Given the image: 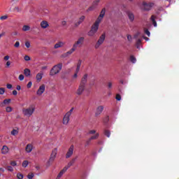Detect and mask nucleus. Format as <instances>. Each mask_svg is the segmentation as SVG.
<instances>
[{"label":"nucleus","instance_id":"nucleus-1","mask_svg":"<svg viewBox=\"0 0 179 179\" xmlns=\"http://www.w3.org/2000/svg\"><path fill=\"white\" fill-rule=\"evenodd\" d=\"M34 111H36V106H34V105H31L28 108H22V115L27 118H30V117L34 114Z\"/></svg>","mask_w":179,"mask_h":179},{"label":"nucleus","instance_id":"nucleus-2","mask_svg":"<svg viewBox=\"0 0 179 179\" xmlns=\"http://www.w3.org/2000/svg\"><path fill=\"white\" fill-rule=\"evenodd\" d=\"M83 41H85V38L83 37L79 38L78 41L73 44L72 48L70 50H69L66 53V55H71V54H73V52H75V51H76V48H78V47H80V45L83 44Z\"/></svg>","mask_w":179,"mask_h":179},{"label":"nucleus","instance_id":"nucleus-3","mask_svg":"<svg viewBox=\"0 0 179 179\" xmlns=\"http://www.w3.org/2000/svg\"><path fill=\"white\" fill-rule=\"evenodd\" d=\"M57 155H58V148H54L52 150L50 157L46 163L47 167H50V166H51V164L54 163V162L55 161V159H57Z\"/></svg>","mask_w":179,"mask_h":179},{"label":"nucleus","instance_id":"nucleus-4","mask_svg":"<svg viewBox=\"0 0 179 179\" xmlns=\"http://www.w3.org/2000/svg\"><path fill=\"white\" fill-rule=\"evenodd\" d=\"M155 6V3L143 1L140 4V8L142 10L149 11Z\"/></svg>","mask_w":179,"mask_h":179},{"label":"nucleus","instance_id":"nucleus-5","mask_svg":"<svg viewBox=\"0 0 179 179\" xmlns=\"http://www.w3.org/2000/svg\"><path fill=\"white\" fill-rule=\"evenodd\" d=\"M61 69H62V64H57L56 66H54L53 68L50 70V76H54V75H57V73H59Z\"/></svg>","mask_w":179,"mask_h":179},{"label":"nucleus","instance_id":"nucleus-6","mask_svg":"<svg viewBox=\"0 0 179 179\" xmlns=\"http://www.w3.org/2000/svg\"><path fill=\"white\" fill-rule=\"evenodd\" d=\"M3 61L4 63L5 68H10L12 66L13 62L10 61V56L6 55L3 57Z\"/></svg>","mask_w":179,"mask_h":179},{"label":"nucleus","instance_id":"nucleus-7","mask_svg":"<svg viewBox=\"0 0 179 179\" xmlns=\"http://www.w3.org/2000/svg\"><path fill=\"white\" fill-rule=\"evenodd\" d=\"M98 30H99V27L93 24L92 26L91 27V29L89 31L87 34L90 37H94Z\"/></svg>","mask_w":179,"mask_h":179},{"label":"nucleus","instance_id":"nucleus-8","mask_svg":"<svg viewBox=\"0 0 179 179\" xmlns=\"http://www.w3.org/2000/svg\"><path fill=\"white\" fill-rule=\"evenodd\" d=\"M104 40H106V34H103L99 37L98 41L95 45V48H99L100 45H101V44L104 43Z\"/></svg>","mask_w":179,"mask_h":179},{"label":"nucleus","instance_id":"nucleus-9","mask_svg":"<svg viewBox=\"0 0 179 179\" xmlns=\"http://www.w3.org/2000/svg\"><path fill=\"white\" fill-rule=\"evenodd\" d=\"M45 92V85L44 84H41L36 91L37 96H43V94Z\"/></svg>","mask_w":179,"mask_h":179},{"label":"nucleus","instance_id":"nucleus-10","mask_svg":"<svg viewBox=\"0 0 179 179\" xmlns=\"http://www.w3.org/2000/svg\"><path fill=\"white\" fill-rule=\"evenodd\" d=\"M12 101L11 99H3L1 103H0V107H8L9 104H10Z\"/></svg>","mask_w":179,"mask_h":179},{"label":"nucleus","instance_id":"nucleus-11","mask_svg":"<svg viewBox=\"0 0 179 179\" xmlns=\"http://www.w3.org/2000/svg\"><path fill=\"white\" fill-rule=\"evenodd\" d=\"M71 120V116L69 114H65L63 117L62 124L63 125H68L69 124V121Z\"/></svg>","mask_w":179,"mask_h":179},{"label":"nucleus","instance_id":"nucleus-12","mask_svg":"<svg viewBox=\"0 0 179 179\" xmlns=\"http://www.w3.org/2000/svg\"><path fill=\"white\" fill-rule=\"evenodd\" d=\"M75 149V146L73 145H71L68 150L67 153L66 154V158L69 159L73 155V150Z\"/></svg>","mask_w":179,"mask_h":179},{"label":"nucleus","instance_id":"nucleus-13","mask_svg":"<svg viewBox=\"0 0 179 179\" xmlns=\"http://www.w3.org/2000/svg\"><path fill=\"white\" fill-rule=\"evenodd\" d=\"M10 151L9 147L6 145H3L1 150V155H8Z\"/></svg>","mask_w":179,"mask_h":179},{"label":"nucleus","instance_id":"nucleus-14","mask_svg":"<svg viewBox=\"0 0 179 179\" xmlns=\"http://www.w3.org/2000/svg\"><path fill=\"white\" fill-rule=\"evenodd\" d=\"M44 76V72L40 71L39 73H36V80L39 83L43 80V78Z\"/></svg>","mask_w":179,"mask_h":179},{"label":"nucleus","instance_id":"nucleus-15","mask_svg":"<svg viewBox=\"0 0 179 179\" xmlns=\"http://www.w3.org/2000/svg\"><path fill=\"white\" fill-rule=\"evenodd\" d=\"M85 92V85L84 84H80L78 87V89L76 92L77 94L80 96Z\"/></svg>","mask_w":179,"mask_h":179},{"label":"nucleus","instance_id":"nucleus-16","mask_svg":"<svg viewBox=\"0 0 179 179\" xmlns=\"http://www.w3.org/2000/svg\"><path fill=\"white\" fill-rule=\"evenodd\" d=\"M104 110V106H99L96 108V110L95 113V115L96 117H97L98 115H100V114H101L103 113V110Z\"/></svg>","mask_w":179,"mask_h":179},{"label":"nucleus","instance_id":"nucleus-17","mask_svg":"<svg viewBox=\"0 0 179 179\" xmlns=\"http://www.w3.org/2000/svg\"><path fill=\"white\" fill-rule=\"evenodd\" d=\"M88 134H90V135H94V134H95L94 136L91 137V139H97V138H99V133H96V130L94 129L90 130Z\"/></svg>","mask_w":179,"mask_h":179},{"label":"nucleus","instance_id":"nucleus-18","mask_svg":"<svg viewBox=\"0 0 179 179\" xmlns=\"http://www.w3.org/2000/svg\"><path fill=\"white\" fill-rule=\"evenodd\" d=\"M33 144L31 143H29L26 145L25 147V152L26 153H31V152L33 151Z\"/></svg>","mask_w":179,"mask_h":179},{"label":"nucleus","instance_id":"nucleus-19","mask_svg":"<svg viewBox=\"0 0 179 179\" xmlns=\"http://www.w3.org/2000/svg\"><path fill=\"white\" fill-rule=\"evenodd\" d=\"M64 45H65V42L59 41L55 44L54 48H55V50H57L58 48H62V47H64Z\"/></svg>","mask_w":179,"mask_h":179},{"label":"nucleus","instance_id":"nucleus-20","mask_svg":"<svg viewBox=\"0 0 179 179\" xmlns=\"http://www.w3.org/2000/svg\"><path fill=\"white\" fill-rule=\"evenodd\" d=\"M41 29H48V27H50V23L46 20H43L41 22Z\"/></svg>","mask_w":179,"mask_h":179},{"label":"nucleus","instance_id":"nucleus-21","mask_svg":"<svg viewBox=\"0 0 179 179\" xmlns=\"http://www.w3.org/2000/svg\"><path fill=\"white\" fill-rule=\"evenodd\" d=\"M10 135H12V136H17V135H19V128L13 129L10 131Z\"/></svg>","mask_w":179,"mask_h":179},{"label":"nucleus","instance_id":"nucleus-22","mask_svg":"<svg viewBox=\"0 0 179 179\" xmlns=\"http://www.w3.org/2000/svg\"><path fill=\"white\" fill-rule=\"evenodd\" d=\"M127 16H128L130 22H134V20H135V15H134V13L128 11L127 12Z\"/></svg>","mask_w":179,"mask_h":179},{"label":"nucleus","instance_id":"nucleus-23","mask_svg":"<svg viewBox=\"0 0 179 179\" xmlns=\"http://www.w3.org/2000/svg\"><path fill=\"white\" fill-rule=\"evenodd\" d=\"M85 19H86V16L85 15H82L81 17H80L78 22L76 24V27H78V26H79V24H80V23H82L83 22H85Z\"/></svg>","mask_w":179,"mask_h":179},{"label":"nucleus","instance_id":"nucleus-24","mask_svg":"<svg viewBox=\"0 0 179 179\" xmlns=\"http://www.w3.org/2000/svg\"><path fill=\"white\" fill-rule=\"evenodd\" d=\"M101 22H103V17H98L94 23V24H95V26H97L99 27V26H100V23H101Z\"/></svg>","mask_w":179,"mask_h":179},{"label":"nucleus","instance_id":"nucleus-25","mask_svg":"<svg viewBox=\"0 0 179 179\" xmlns=\"http://www.w3.org/2000/svg\"><path fill=\"white\" fill-rule=\"evenodd\" d=\"M24 75H25V76L29 78V76H31V71L29 69H25L24 70Z\"/></svg>","mask_w":179,"mask_h":179},{"label":"nucleus","instance_id":"nucleus-26","mask_svg":"<svg viewBox=\"0 0 179 179\" xmlns=\"http://www.w3.org/2000/svg\"><path fill=\"white\" fill-rule=\"evenodd\" d=\"M68 170V168H64L57 176V178L59 179L64 176V173Z\"/></svg>","mask_w":179,"mask_h":179},{"label":"nucleus","instance_id":"nucleus-27","mask_svg":"<svg viewBox=\"0 0 179 179\" xmlns=\"http://www.w3.org/2000/svg\"><path fill=\"white\" fill-rule=\"evenodd\" d=\"M151 20L155 27H157V23L156 22V17L155 15L151 16Z\"/></svg>","mask_w":179,"mask_h":179},{"label":"nucleus","instance_id":"nucleus-28","mask_svg":"<svg viewBox=\"0 0 179 179\" xmlns=\"http://www.w3.org/2000/svg\"><path fill=\"white\" fill-rule=\"evenodd\" d=\"M13 111V108L10 106H6V113H12Z\"/></svg>","mask_w":179,"mask_h":179},{"label":"nucleus","instance_id":"nucleus-29","mask_svg":"<svg viewBox=\"0 0 179 179\" xmlns=\"http://www.w3.org/2000/svg\"><path fill=\"white\" fill-rule=\"evenodd\" d=\"M22 31H29L30 30V26L29 25H24L22 26Z\"/></svg>","mask_w":179,"mask_h":179},{"label":"nucleus","instance_id":"nucleus-30","mask_svg":"<svg viewBox=\"0 0 179 179\" xmlns=\"http://www.w3.org/2000/svg\"><path fill=\"white\" fill-rule=\"evenodd\" d=\"M104 15H106V8H103L99 15V17H102L103 19Z\"/></svg>","mask_w":179,"mask_h":179},{"label":"nucleus","instance_id":"nucleus-31","mask_svg":"<svg viewBox=\"0 0 179 179\" xmlns=\"http://www.w3.org/2000/svg\"><path fill=\"white\" fill-rule=\"evenodd\" d=\"M24 44H25L26 48H31V42H30V41H26Z\"/></svg>","mask_w":179,"mask_h":179},{"label":"nucleus","instance_id":"nucleus-32","mask_svg":"<svg viewBox=\"0 0 179 179\" xmlns=\"http://www.w3.org/2000/svg\"><path fill=\"white\" fill-rule=\"evenodd\" d=\"M81 62H79L78 64H77V67H76V73H79V71H80V65H81Z\"/></svg>","mask_w":179,"mask_h":179},{"label":"nucleus","instance_id":"nucleus-33","mask_svg":"<svg viewBox=\"0 0 179 179\" xmlns=\"http://www.w3.org/2000/svg\"><path fill=\"white\" fill-rule=\"evenodd\" d=\"M94 9H96V6H94V5H92L87 9V12H93Z\"/></svg>","mask_w":179,"mask_h":179},{"label":"nucleus","instance_id":"nucleus-34","mask_svg":"<svg viewBox=\"0 0 179 179\" xmlns=\"http://www.w3.org/2000/svg\"><path fill=\"white\" fill-rule=\"evenodd\" d=\"M6 92V89H5V87H0V96H3Z\"/></svg>","mask_w":179,"mask_h":179},{"label":"nucleus","instance_id":"nucleus-35","mask_svg":"<svg viewBox=\"0 0 179 179\" xmlns=\"http://www.w3.org/2000/svg\"><path fill=\"white\" fill-rule=\"evenodd\" d=\"M16 177H17V179H23V178H24V176L20 172L17 173Z\"/></svg>","mask_w":179,"mask_h":179},{"label":"nucleus","instance_id":"nucleus-36","mask_svg":"<svg viewBox=\"0 0 179 179\" xmlns=\"http://www.w3.org/2000/svg\"><path fill=\"white\" fill-rule=\"evenodd\" d=\"M10 164L12 167H16V166H17V162L16 161H11Z\"/></svg>","mask_w":179,"mask_h":179},{"label":"nucleus","instance_id":"nucleus-37","mask_svg":"<svg viewBox=\"0 0 179 179\" xmlns=\"http://www.w3.org/2000/svg\"><path fill=\"white\" fill-rule=\"evenodd\" d=\"M27 166H29V161L27 160L23 161L22 167L26 168L27 167Z\"/></svg>","mask_w":179,"mask_h":179},{"label":"nucleus","instance_id":"nucleus-38","mask_svg":"<svg viewBox=\"0 0 179 179\" xmlns=\"http://www.w3.org/2000/svg\"><path fill=\"white\" fill-rule=\"evenodd\" d=\"M14 47L15 48H19L20 47V42L16 41L15 43L14 44Z\"/></svg>","mask_w":179,"mask_h":179},{"label":"nucleus","instance_id":"nucleus-39","mask_svg":"<svg viewBox=\"0 0 179 179\" xmlns=\"http://www.w3.org/2000/svg\"><path fill=\"white\" fill-rule=\"evenodd\" d=\"M34 177V173H30L27 176L28 179H33Z\"/></svg>","mask_w":179,"mask_h":179},{"label":"nucleus","instance_id":"nucleus-40","mask_svg":"<svg viewBox=\"0 0 179 179\" xmlns=\"http://www.w3.org/2000/svg\"><path fill=\"white\" fill-rule=\"evenodd\" d=\"M130 61L133 63L135 64L136 62V59L134 56H131L130 57Z\"/></svg>","mask_w":179,"mask_h":179},{"label":"nucleus","instance_id":"nucleus-41","mask_svg":"<svg viewBox=\"0 0 179 179\" xmlns=\"http://www.w3.org/2000/svg\"><path fill=\"white\" fill-rule=\"evenodd\" d=\"M105 135H106V136H107L108 138H110V135H111V133H110V131L106 130V131H105Z\"/></svg>","mask_w":179,"mask_h":179},{"label":"nucleus","instance_id":"nucleus-42","mask_svg":"<svg viewBox=\"0 0 179 179\" xmlns=\"http://www.w3.org/2000/svg\"><path fill=\"white\" fill-rule=\"evenodd\" d=\"M6 19H8V15H6L0 17V20H6Z\"/></svg>","mask_w":179,"mask_h":179},{"label":"nucleus","instance_id":"nucleus-43","mask_svg":"<svg viewBox=\"0 0 179 179\" xmlns=\"http://www.w3.org/2000/svg\"><path fill=\"white\" fill-rule=\"evenodd\" d=\"M7 170H8V171H10L11 173H13V167H12V166H7Z\"/></svg>","mask_w":179,"mask_h":179},{"label":"nucleus","instance_id":"nucleus-44","mask_svg":"<svg viewBox=\"0 0 179 179\" xmlns=\"http://www.w3.org/2000/svg\"><path fill=\"white\" fill-rule=\"evenodd\" d=\"M31 86H33V83H31V81H29L27 85V89H30V87H31Z\"/></svg>","mask_w":179,"mask_h":179},{"label":"nucleus","instance_id":"nucleus-45","mask_svg":"<svg viewBox=\"0 0 179 179\" xmlns=\"http://www.w3.org/2000/svg\"><path fill=\"white\" fill-rule=\"evenodd\" d=\"M86 80H87V74H85L82 78V82H86Z\"/></svg>","mask_w":179,"mask_h":179},{"label":"nucleus","instance_id":"nucleus-46","mask_svg":"<svg viewBox=\"0 0 179 179\" xmlns=\"http://www.w3.org/2000/svg\"><path fill=\"white\" fill-rule=\"evenodd\" d=\"M24 61H30V59H31L30 56H29V55H25V56L24 57Z\"/></svg>","mask_w":179,"mask_h":179},{"label":"nucleus","instance_id":"nucleus-47","mask_svg":"<svg viewBox=\"0 0 179 179\" xmlns=\"http://www.w3.org/2000/svg\"><path fill=\"white\" fill-rule=\"evenodd\" d=\"M19 80H24V76L23 74H20L18 77Z\"/></svg>","mask_w":179,"mask_h":179},{"label":"nucleus","instance_id":"nucleus-48","mask_svg":"<svg viewBox=\"0 0 179 179\" xmlns=\"http://www.w3.org/2000/svg\"><path fill=\"white\" fill-rule=\"evenodd\" d=\"M67 24H68V22H66V20H64L62 21V26H66Z\"/></svg>","mask_w":179,"mask_h":179},{"label":"nucleus","instance_id":"nucleus-49","mask_svg":"<svg viewBox=\"0 0 179 179\" xmlns=\"http://www.w3.org/2000/svg\"><path fill=\"white\" fill-rule=\"evenodd\" d=\"M73 112V108H72L69 112H67L66 114H69L71 117L72 115V113Z\"/></svg>","mask_w":179,"mask_h":179},{"label":"nucleus","instance_id":"nucleus-50","mask_svg":"<svg viewBox=\"0 0 179 179\" xmlns=\"http://www.w3.org/2000/svg\"><path fill=\"white\" fill-rule=\"evenodd\" d=\"M127 40L128 41H132V36L127 35Z\"/></svg>","mask_w":179,"mask_h":179},{"label":"nucleus","instance_id":"nucleus-51","mask_svg":"<svg viewBox=\"0 0 179 179\" xmlns=\"http://www.w3.org/2000/svg\"><path fill=\"white\" fill-rule=\"evenodd\" d=\"M73 79H78V73L75 72L74 75H73Z\"/></svg>","mask_w":179,"mask_h":179},{"label":"nucleus","instance_id":"nucleus-52","mask_svg":"<svg viewBox=\"0 0 179 179\" xmlns=\"http://www.w3.org/2000/svg\"><path fill=\"white\" fill-rule=\"evenodd\" d=\"M116 100H117L118 101H120V100H121V95L117 94V95H116Z\"/></svg>","mask_w":179,"mask_h":179},{"label":"nucleus","instance_id":"nucleus-53","mask_svg":"<svg viewBox=\"0 0 179 179\" xmlns=\"http://www.w3.org/2000/svg\"><path fill=\"white\" fill-rule=\"evenodd\" d=\"M145 33L147 34V36H148V37H150V32L148 29L145 31Z\"/></svg>","mask_w":179,"mask_h":179},{"label":"nucleus","instance_id":"nucleus-54","mask_svg":"<svg viewBox=\"0 0 179 179\" xmlns=\"http://www.w3.org/2000/svg\"><path fill=\"white\" fill-rule=\"evenodd\" d=\"M6 87H7V89H12L13 85H12V84H7Z\"/></svg>","mask_w":179,"mask_h":179},{"label":"nucleus","instance_id":"nucleus-55","mask_svg":"<svg viewBox=\"0 0 179 179\" xmlns=\"http://www.w3.org/2000/svg\"><path fill=\"white\" fill-rule=\"evenodd\" d=\"M108 87H109V89H110V87H113V83L111 82L108 83Z\"/></svg>","mask_w":179,"mask_h":179},{"label":"nucleus","instance_id":"nucleus-56","mask_svg":"<svg viewBox=\"0 0 179 179\" xmlns=\"http://www.w3.org/2000/svg\"><path fill=\"white\" fill-rule=\"evenodd\" d=\"M13 96H17V91H16L15 90H14L13 91Z\"/></svg>","mask_w":179,"mask_h":179},{"label":"nucleus","instance_id":"nucleus-57","mask_svg":"<svg viewBox=\"0 0 179 179\" xmlns=\"http://www.w3.org/2000/svg\"><path fill=\"white\" fill-rule=\"evenodd\" d=\"M16 89L17 90H20L22 89V87H20V85H17Z\"/></svg>","mask_w":179,"mask_h":179},{"label":"nucleus","instance_id":"nucleus-58","mask_svg":"<svg viewBox=\"0 0 179 179\" xmlns=\"http://www.w3.org/2000/svg\"><path fill=\"white\" fill-rule=\"evenodd\" d=\"M101 0H95L94 2L95 3H99V2L101 1Z\"/></svg>","mask_w":179,"mask_h":179},{"label":"nucleus","instance_id":"nucleus-59","mask_svg":"<svg viewBox=\"0 0 179 179\" xmlns=\"http://www.w3.org/2000/svg\"><path fill=\"white\" fill-rule=\"evenodd\" d=\"M0 171H2V173L5 172V169L3 168H0Z\"/></svg>","mask_w":179,"mask_h":179},{"label":"nucleus","instance_id":"nucleus-60","mask_svg":"<svg viewBox=\"0 0 179 179\" xmlns=\"http://www.w3.org/2000/svg\"><path fill=\"white\" fill-rule=\"evenodd\" d=\"M145 38V40H147V41L149 40V38Z\"/></svg>","mask_w":179,"mask_h":179},{"label":"nucleus","instance_id":"nucleus-61","mask_svg":"<svg viewBox=\"0 0 179 179\" xmlns=\"http://www.w3.org/2000/svg\"><path fill=\"white\" fill-rule=\"evenodd\" d=\"M2 37V34H0V38Z\"/></svg>","mask_w":179,"mask_h":179},{"label":"nucleus","instance_id":"nucleus-62","mask_svg":"<svg viewBox=\"0 0 179 179\" xmlns=\"http://www.w3.org/2000/svg\"><path fill=\"white\" fill-rule=\"evenodd\" d=\"M0 177H1V173H0Z\"/></svg>","mask_w":179,"mask_h":179}]
</instances>
